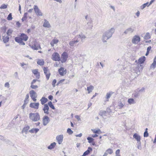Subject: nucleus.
I'll return each instance as SVG.
<instances>
[{"instance_id":"f257e3e1","label":"nucleus","mask_w":156,"mask_h":156,"mask_svg":"<svg viewBox=\"0 0 156 156\" xmlns=\"http://www.w3.org/2000/svg\"><path fill=\"white\" fill-rule=\"evenodd\" d=\"M86 38L85 36L82 34L76 36L74 38V40L70 41L69 42V45L73 48L78 45V42L81 43Z\"/></svg>"},{"instance_id":"f03ea898","label":"nucleus","mask_w":156,"mask_h":156,"mask_svg":"<svg viewBox=\"0 0 156 156\" xmlns=\"http://www.w3.org/2000/svg\"><path fill=\"white\" fill-rule=\"evenodd\" d=\"M115 32V29L112 28L104 32L103 34L102 40L104 42H107L106 40L111 37Z\"/></svg>"},{"instance_id":"7ed1b4c3","label":"nucleus","mask_w":156,"mask_h":156,"mask_svg":"<svg viewBox=\"0 0 156 156\" xmlns=\"http://www.w3.org/2000/svg\"><path fill=\"white\" fill-rule=\"evenodd\" d=\"M28 36L24 33L20 34L19 37H16L15 38V40L16 42H18L21 45H24L25 43L23 41H26L28 39Z\"/></svg>"},{"instance_id":"20e7f679","label":"nucleus","mask_w":156,"mask_h":156,"mask_svg":"<svg viewBox=\"0 0 156 156\" xmlns=\"http://www.w3.org/2000/svg\"><path fill=\"white\" fill-rule=\"evenodd\" d=\"M29 118L32 121L35 122L40 120V116L38 112H31L29 114Z\"/></svg>"},{"instance_id":"39448f33","label":"nucleus","mask_w":156,"mask_h":156,"mask_svg":"<svg viewBox=\"0 0 156 156\" xmlns=\"http://www.w3.org/2000/svg\"><path fill=\"white\" fill-rule=\"evenodd\" d=\"M30 97L34 101L37 100L36 98L37 97V94L36 92L34 90H31L30 92Z\"/></svg>"},{"instance_id":"423d86ee","label":"nucleus","mask_w":156,"mask_h":156,"mask_svg":"<svg viewBox=\"0 0 156 156\" xmlns=\"http://www.w3.org/2000/svg\"><path fill=\"white\" fill-rule=\"evenodd\" d=\"M35 13L37 16H42L43 14L37 5H34V7Z\"/></svg>"},{"instance_id":"0eeeda50","label":"nucleus","mask_w":156,"mask_h":156,"mask_svg":"<svg viewBox=\"0 0 156 156\" xmlns=\"http://www.w3.org/2000/svg\"><path fill=\"white\" fill-rule=\"evenodd\" d=\"M52 59L55 61H59L60 60V58L58 53H55L52 55Z\"/></svg>"},{"instance_id":"6e6552de","label":"nucleus","mask_w":156,"mask_h":156,"mask_svg":"<svg viewBox=\"0 0 156 156\" xmlns=\"http://www.w3.org/2000/svg\"><path fill=\"white\" fill-rule=\"evenodd\" d=\"M68 58V55L66 52H64L62 55L61 62L62 63L65 62Z\"/></svg>"},{"instance_id":"1a4fd4ad","label":"nucleus","mask_w":156,"mask_h":156,"mask_svg":"<svg viewBox=\"0 0 156 156\" xmlns=\"http://www.w3.org/2000/svg\"><path fill=\"white\" fill-rule=\"evenodd\" d=\"M59 74L61 76H63L66 73V69L65 68L61 67L58 70Z\"/></svg>"},{"instance_id":"9d476101","label":"nucleus","mask_w":156,"mask_h":156,"mask_svg":"<svg viewBox=\"0 0 156 156\" xmlns=\"http://www.w3.org/2000/svg\"><path fill=\"white\" fill-rule=\"evenodd\" d=\"M93 25L92 22H89L87 23V24L85 25L84 27V29L86 30H91L92 29Z\"/></svg>"},{"instance_id":"9b49d317","label":"nucleus","mask_w":156,"mask_h":156,"mask_svg":"<svg viewBox=\"0 0 156 156\" xmlns=\"http://www.w3.org/2000/svg\"><path fill=\"white\" fill-rule=\"evenodd\" d=\"M140 41V38L139 36L135 35L133 37L132 42L133 44H137Z\"/></svg>"},{"instance_id":"f8f14e48","label":"nucleus","mask_w":156,"mask_h":156,"mask_svg":"<svg viewBox=\"0 0 156 156\" xmlns=\"http://www.w3.org/2000/svg\"><path fill=\"white\" fill-rule=\"evenodd\" d=\"M43 70L44 73L46 75V78L48 80L50 77V72L47 67H44L43 68Z\"/></svg>"},{"instance_id":"ddd939ff","label":"nucleus","mask_w":156,"mask_h":156,"mask_svg":"<svg viewBox=\"0 0 156 156\" xmlns=\"http://www.w3.org/2000/svg\"><path fill=\"white\" fill-rule=\"evenodd\" d=\"M49 118L47 115H45L43 119V124L44 126H46L49 122Z\"/></svg>"},{"instance_id":"4468645a","label":"nucleus","mask_w":156,"mask_h":156,"mask_svg":"<svg viewBox=\"0 0 156 156\" xmlns=\"http://www.w3.org/2000/svg\"><path fill=\"white\" fill-rule=\"evenodd\" d=\"M49 107L48 105L47 104H44V108H43L44 113L46 115H48L49 114Z\"/></svg>"},{"instance_id":"2eb2a0df","label":"nucleus","mask_w":156,"mask_h":156,"mask_svg":"<svg viewBox=\"0 0 156 156\" xmlns=\"http://www.w3.org/2000/svg\"><path fill=\"white\" fill-rule=\"evenodd\" d=\"M39 103H31L30 105V107L31 108L37 109L39 108Z\"/></svg>"},{"instance_id":"dca6fc26","label":"nucleus","mask_w":156,"mask_h":156,"mask_svg":"<svg viewBox=\"0 0 156 156\" xmlns=\"http://www.w3.org/2000/svg\"><path fill=\"white\" fill-rule=\"evenodd\" d=\"M63 139V135H60L57 136L56 137V139L59 144H60L62 143Z\"/></svg>"},{"instance_id":"f3484780","label":"nucleus","mask_w":156,"mask_h":156,"mask_svg":"<svg viewBox=\"0 0 156 156\" xmlns=\"http://www.w3.org/2000/svg\"><path fill=\"white\" fill-rule=\"evenodd\" d=\"M92 151V148L90 147H89L88 149L83 153L82 156H86L88 155L90 153V152Z\"/></svg>"},{"instance_id":"a211bd4d","label":"nucleus","mask_w":156,"mask_h":156,"mask_svg":"<svg viewBox=\"0 0 156 156\" xmlns=\"http://www.w3.org/2000/svg\"><path fill=\"white\" fill-rule=\"evenodd\" d=\"M134 31V29L130 27L127 29L124 32L126 34L132 33Z\"/></svg>"},{"instance_id":"6ab92c4d","label":"nucleus","mask_w":156,"mask_h":156,"mask_svg":"<svg viewBox=\"0 0 156 156\" xmlns=\"http://www.w3.org/2000/svg\"><path fill=\"white\" fill-rule=\"evenodd\" d=\"M133 136V138H135L138 142H140V137L138 134L135 133Z\"/></svg>"},{"instance_id":"aec40b11","label":"nucleus","mask_w":156,"mask_h":156,"mask_svg":"<svg viewBox=\"0 0 156 156\" xmlns=\"http://www.w3.org/2000/svg\"><path fill=\"white\" fill-rule=\"evenodd\" d=\"M125 101H123L122 102L120 101L118 103V106L119 109H122L123 106L125 105Z\"/></svg>"},{"instance_id":"412c9836","label":"nucleus","mask_w":156,"mask_h":156,"mask_svg":"<svg viewBox=\"0 0 156 156\" xmlns=\"http://www.w3.org/2000/svg\"><path fill=\"white\" fill-rule=\"evenodd\" d=\"M59 41V40L55 38L51 42L50 44L52 46H53L55 44H57Z\"/></svg>"},{"instance_id":"4be33fe9","label":"nucleus","mask_w":156,"mask_h":156,"mask_svg":"<svg viewBox=\"0 0 156 156\" xmlns=\"http://www.w3.org/2000/svg\"><path fill=\"white\" fill-rule=\"evenodd\" d=\"M94 87L90 85L87 88V90L88 91V93L90 94L92 92L93 90L94 89Z\"/></svg>"},{"instance_id":"5701e85b","label":"nucleus","mask_w":156,"mask_h":156,"mask_svg":"<svg viewBox=\"0 0 156 156\" xmlns=\"http://www.w3.org/2000/svg\"><path fill=\"white\" fill-rule=\"evenodd\" d=\"M40 101L41 104L44 105V104L47 102L48 99L47 98L43 97L41 99Z\"/></svg>"},{"instance_id":"b1692460","label":"nucleus","mask_w":156,"mask_h":156,"mask_svg":"<svg viewBox=\"0 0 156 156\" xmlns=\"http://www.w3.org/2000/svg\"><path fill=\"white\" fill-rule=\"evenodd\" d=\"M43 26L48 28H49L51 26L49 22L45 19L44 20V22L43 24Z\"/></svg>"},{"instance_id":"393cba45","label":"nucleus","mask_w":156,"mask_h":156,"mask_svg":"<svg viewBox=\"0 0 156 156\" xmlns=\"http://www.w3.org/2000/svg\"><path fill=\"white\" fill-rule=\"evenodd\" d=\"M33 73L35 75H36V77L39 78L40 76L39 73L38 72L37 69H35L32 71Z\"/></svg>"},{"instance_id":"a878e982","label":"nucleus","mask_w":156,"mask_h":156,"mask_svg":"<svg viewBox=\"0 0 156 156\" xmlns=\"http://www.w3.org/2000/svg\"><path fill=\"white\" fill-rule=\"evenodd\" d=\"M128 102L130 104H135L136 102L133 98H129L128 99Z\"/></svg>"},{"instance_id":"bb28decb","label":"nucleus","mask_w":156,"mask_h":156,"mask_svg":"<svg viewBox=\"0 0 156 156\" xmlns=\"http://www.w3.org/2000/svg\"><path fill=\"white\" fill-rule=\"evenodd\" d=\"M9 38L8 36H4L3 37V41L4 43H6L8 42Z\"/></svg>"},{"instance_id":"cd10ccee","label":"nucleus","mask_w":156,"mask_h":156,"mask_svg":"<svg viewBox=\"0 0 156 156\" xmlns=\"http://www.w3.org/2000/svg\"><path fill=\"white\" fill-rule=\"evenodd\" d=\"M113 93V92H110L109 93H107L106 94V101H108V99L110 98L111 97L112 94Z\"/></svg>"},{"instance_id":"c85d7f7f","label":"nucleus","mask_w":156,"mask_h":156,"mask_svg":"<svg viewBox=\"0 0 156 156\" xmlns=\"http://www.w3.org/2000/svg\"><path fill=\"white\" fill-rule=\"evenodd\" d=\"M145 60V57L144 56L141 58H140L138 60L140 64L143 63L144 62Z\"/></svg>"},{"instance_id":"c756f323","label":"nucleus","mask_w":156,"mask_h":156,"mask_svg":"<svg viewBox=\"0 0 156 156\" xmlns=\"http://www.w3.org/2000/svg\"><path fill=\"white\" fill-rule=\"evenodd\" d=\"M56 144L55 142H53L48 147V148L49 149H53L55 147Z\"/></svg>"},{"instance_id":"7c9ffc66","label":"nucleus","mask_w":156,"mask_h":156,"mask_svg":"<svg viewBox=\"0 0 156 156\" xmlns=\"http://www.w3.org/2000/svg\"><path fill=\"white\" fill-rule=\"evenodd\" d=\"M44 63V62L43 59H38L37 62V64L40 66H43Z\"/></svg>"},{"instance_id":"2f4dec72","label":"nucleus","mask_w":156,"mask_h":156,"mask_svg":"<svg viewBox=\"0 0 156 156\" xmlns=\"http://www.w3.org/2000/svg\"><path fill=\"white\" fill-rule=\"evenodd\" d=\"M39 130V129L37 128H33L31 130H29V132L30 133H37Z\"/></svg>"},{"instance_id":"473e14b6","label":"nucleus","mask_w":156,"mask_h":156,"mask_svg":"<svg viewBox=\"0 0 156 156\" xmlns=\"http://www.w3.org/2000/svg\"><path fill=\"white\" fill-rule=\"evenodd\" d=\"M107 113L106 111H101L99 114L101 116H104L106 115V114Z\"/></svg>"},{"instance_id":"72a5a7b5","label":"nucleus","mask_w":156,"mask_h":156,"mask_svg":"<svg viewBox=\"0 0 156 156\" xmlns=\"http://www.w3.org/2000/svg\"><path fill=\"white\" fill-rule=\"evenodd\" d=\"M151 38V35L149 33H147L144 37V38L145 39H148Z\"/></svg>"},{"instance_id":"f704fd0d","label":"nucleus","mask_w":156,"mask_h":156,"mask_svg":"<svg viewBox=\"0 0 156 156\" xmlns=\"http://www.w3.org/2000/svg\"><path fill=\"white\" fill-rule=\"evenodd\" d=\"M156 66V62L153 61V63L151 64L150 66L151 69H154Z\"/></svg>"},{"instance_id":"c9c22d12","label":"nucleus","mask_w":156,"mask_h":156,"mask_svg":"<svg viewBox=\"0 0 156 156\" xmlns=\"http://www.w3.org/2000/svg\"><path fill=\"white\" fill-rule=\"evenodd\" d=\"M48 106H49V107L52 108V109H55V108L54 106L52 104V103L51 101H49V102H48Z\"/></svg>"},{"instance_id":"e433bc0d","label":"nucleus","mask_w":156,"mask_h":156,"mask_svg":"<svg viewBox=\"0 0 156 156\" xmlns=\"http://www.w3.org/2000/svg\"><path fill=\"white\" fill-rule=\"evenodd\" d=\"M106 152L108 153V154H111L113 153V150L112 149L110 148H109L107 150Z\"/></svg>"},{"instance_id":"4c0bfd02","label":"nucleus","mask_w":156,"mask_h":156,"mask_svg":"<svg viewBox=\"0 0 156 156\" xmlns=\"http://www.w3.org/2000/svg\"><path fill=\"white\" fill-rule=\"evenodd\" d=\"M87 139L88 140V142L89 143H92L94 140V139L93 138L91 137H88Z\"/></svg>"},{"instance_id":"58836bf2","label":"nucleus","mask_w":156,"mask_h":156,"mask_svg":"<svg viewBox=\"0 0 156 156\" xmlns=\"http://www.w3.org/2000/svg\"><path fill=\"white\" fill-rule=\"evenodd\" d=\"M7 19L8 20H11L12 19V14L11 13H10L8 15V17L7 18Z\"/></svg>"},{"instance_id":"ea45409f","label":"nucleus","mask_w":156,"mask_h":156,"mask_svg":"<svg viewBox=\"0 0 156 156\" xmlns=\"http://www.w3.org/2000/svg\"><path fill=\"white\" fill-rule=\"evenodd\" d=\"M147 128L146 129L144 133V137H147L148 136V134L147 131Z\"/></svg>"},{"instance_id":"a19ab883","label":"nucleus","mask_w":156,"mask_h":156,"mask_svg":"<svg viewBox=\"0 0 156 156\" xmlns=\"http://www.w3.org/2000/svg\"><path fill=\"white\" fill-rule=\"evenodd\" d=\"M91 130L95 133H98L99 132H101V130L99 129L98 130H96L95 129H91Z\"/></svg>"},{"instance_id":"79ce46f5","label":"nucleus","mask_w":156,"mask_h":156,"mask_svg":"<svg viewBox=\"0 0 156 156\" xmlns=\"http://www.w3.org/2000/svg\"><path fill=\"white\" fill-rule=\"evenodd\" d=\"M148 2H147L146 3H144L141 6V9H144L148 4Z\"/></svg>"},{"instance_id":"37998d69","label":"nucleus","mask_w":156,"mask_h":156,"mask_svg":"<svg viewBox=\"0 0 156 156\" xmlns=\"http://www.w3.org/2000/svg\"><path fill=\"white\" fill-rule=\"evenodd\" d=\"M12 32V30L11 29H9L7 31V34L8 36L10 35L11 34Z\"/></svg>"},{"instance_id":"c03bdc74","label":"nucleus","mask_w":156,"mask_h":156,"mask_svg":"<svg viewBox=\"0 0 156 156\" xmlns=\"http://www.w3.org/2000/svg\"><path fill=\"white\" fill-rule=\"evenodd\" d=\"M7 8V5L5 4H3L0 7L1 9H5Z\"/></svg>"},{"instance_id":"a18cd8bd","label":"nucleus","mask_w":156,"mask_h":156,"mask_svg":"<svg viewBox=\"0 0 156 156\" xmlns=\"http://www.w3.org/2000/svg\"><path fill=\"white\" fill-rule=\"evenodd\" d=\"M30 87L33 89H35L38 87L37 85H34L33 84H31Z\"/></svg>"},{"instance_id":"49530a36","label":"nucleus","mask_w":156,"mask_h":156,"mask_svg":"<svg viewBox=\"0 0 156 156\" xmlns=\"http://www.w3.org/2000/svg\"><path fill=\"white\" fill-rule=\"evenodd\" d=\"M67 132L69 134H71L73 133V131L70 128H68L67 129Z\"/></svg>"},{"instance_id":"de8ad7c7","label":"nucleus","mask_w":156,"mask_h":156,"mask_svg":"<svg viewBox=\"0 0 156 156\" xmlns=\"http://www.w3.org/2000/svg\"><path fill=\"white\" fill-rule=\"evenodd\" d=\"M29 127L27 126L26 127L24 128L22 130L23 132H26L29 129Z\"/></svg>"},{"instance_id":"09e8293b","label":"nucleus","mask_w":156,"mask_h":156,"mask_svg":"<svg viewBox=\"0 0 156 156\" xmlns=\"http://www.w3.org/2000/svg\"><path fill=\"white\" fill-rule=\"evenodd\" d=\"M56 83V80L55 79L52 82V85L53 86V87H55V84Z\"/></svg>"},{"instance_id":"8fccbe9b","label":"nucleus","mask_w":156,"mask_h":156,"mask_svg":"<svg viewBox=\"0 0 156 156\" xmlns=\"http://www.w3.org/2000/svg\"><path fill=\"white\" fill-rule=\"evenodd\" d=\"M133 96L135 98H137L139 96V93L137 92L134 93L133 94Z\"/></svg>"},{"instance_id":"3c124183","label":"nucleus","mask_w":156,"mask_h":156,"mask_svg":"<svg viewBox=\"0 0 156 156\" xmlns=\"http://www.w3.org/2000/svg\"><path fill=\"white\" fill-rule=\"evenodd\" d=\"M5 87L9 88L10 87L9 84L8 82L6 83L5 84Z\"/></svg>"},{"instance_id":"603ef678","label":"nucleus","mask_w":156,"mask_h":156,"mask_svg":"<svg viewBox=\"0 0 156 156\" xmlns=\"http://www.w3.org/2000/svg\"><path fill=\"white\" fill-rule=\"evenodd\" d=\"M75 117L78 121H80L81 120L80 116L78 115H75Z\"/></svg>"},{"instance_id":"864d4df0","label":"nucleus","mask_w":156,"mask_h":156,"mask_svg":"<svg viewBox=\"0 0 156 156\" xmlns=\"http://www.w3.org/2000/svg\"><path fill=\"white\" fill-rule=\"evenodd\" d=\"M34 47L33 49H38L39 48L41 49V47H40V46H39V45L36 46V45L35 44H34Z\"/></svg>"},{"instance_id":"5fc2aeb1","label":"nucleus","mask_w":156,"mask_h":156,"mask_svg":"<svg viewBox=\"0 0 156 156\" xmlns=\"http://www.w3.org/2000/svg\"><path fill=\"white\" fill-rule=\"evenodd\" d=\"M137 148L140 150L141 149V148H142L141 145V143H139V144H138V145L137 146Z\"/></svg>"},{"instance_id":"6e6d98bb","label":"nucleus","mask_w":156,"mask_h":156,"mask_svg":"<svg viewBox=\"0 0 156 156\" xmlns=\"http://www.w3.org/2000/svg\"><path fill=\"white\" fill-rule=\"evenodd\" d=\"M120 150L119 149H118L117 150H116L115 152L116 155L120 154Z\"/></svg>"},{"instance_id":"4d7b16f0","label":"nucleus","mask_w":156,"mask_h":156,"mask_svg":"<svg viewBox=\"0 0 156 156\" xmlns=\"http://www.w3.org/2000/svg\"><path fill=\"white\" fill-rule=\"evenodd\" d=\"M29 97V96L28 94H27L26 95V98L24 101L25 102L26 101H27V99H28V98Z\"/></svg>"},{"instance_id":"13d9d810","label":"nucleus","mask_w":156,"mask_h":156,"mask_svg":"<svg viewBox=\"0 0 156 156\" xmlns=\"http://www.w3.org/2000/svg\"><path fill=\"white\" fill-rule=\"evenodd\" d=\"M154 1V0H151L150 2V3L149 4L147 5V7H148L150 5H151L152 3H153Z\"/></svg>"},{"instance_id":"bf43d9fd","label":"nucleus","mask_w":156,"mask_h":156,"mask_svg":"<svg viewBox=\"0 0 156 156\" xmlns=\"http://www.w3.org/2000/svg\"><path fill=\"white\" fill-rule=\"evenodd\" d=\"M27 12L25 13L24 14L23 17L26 19L27 18Z\"/></svg>"},{"instance_id":"052dcab7","label":"nucleus","mask_w":156,"mask_h":156,"mask_svg":"<svg viewBox=\"0 0 156 156\" xmlns=\"http://www.w3.org/2000/svg\"><path fill=\"white\" fill-rule=\"evenodd\" d=\"M37 80L36 79H34L32 81L31 83V84H34V83L36 81H37Z\"/></svg>"},{"instance_id":"680f3d73","label":"nucleus","mask_w":156,"mask_h":156,"mask_svg":"<svg viewBox=\"0 0 156 156\" xmlns=\"http://www.w3.org/2000/svg\"><path fill=\"white\" fill-rule=\"evenodd\" d=\"M20 64L22 67H23V68H24V66L26 65V64L24 63H20Z\"/></svg>"},{"instance_id":"e2e57ef3","label":"nucleus","mask_w":156,"mask_h":156,"mask_svg":"<svg viewBox=\"0 0 156 156\" xmlns=\"http://www.w3.org/2000/svg\"><path fill=\"white\" fill-rule=\"evenodd\" d=\"M54 66L55 67H58L59 66V64L58 63V62H56L54 64Z\"/></svg>"},{"instance_id":"0e129e2a","label":"nucleus","mask_w":156,"mask_h":156,"mask_svg":"<svg viewBox=\"0 0 156 156\" xmlns=\"http://www.w3.org/2000/svg\"><path fill=\"white\" fill-rule=\"evenodd\" d=\"M53 96L51 95H49L48 97V99L51 100H52L53 99Z\"/></svg>"},{"instance_id":"69168bd1","label":"nucleus","mask_w":156,"mask_h":156,"mask_svg":"<svg viewBox=\"0 0 156 156\" xmlns=\"http://www.w3.org/2000/svg\"><path fill=\"white\" fill-rule=\"evenodd\" d=\"M98 136V135L96 134H92L91 135V136H92L93 137H95Z\"/></svg>"},{"instance_id":"338daca9","label":"nucleus","mask_w":156,"mask_h":156,"mask_svg":"<svg viewBox=\"0 0 156 156\" xmlns=\"http://www.w3.org/2000/svg\"><path fill=\"white\" fill-rule=\"evenodd\" d=\"M82 136V134L81 133H80L79 134L76 135V137H81Z\"/></svg>"},{"instance_id":"774afa93","label":"nucleus","mask_w":156,"mask_h":156,"mask_svg":"<svg viewBox=\"0 0 156 156\" xmlns=\"http://www.w3.org/2000/svg\"><path fill=\"white\" fill-rule=\"evenodd\" d=\"M14 76H15V77H16V78H17L18 77V73L17 72H16L15 73H14Z\"/></svg>"}]
</instances>
